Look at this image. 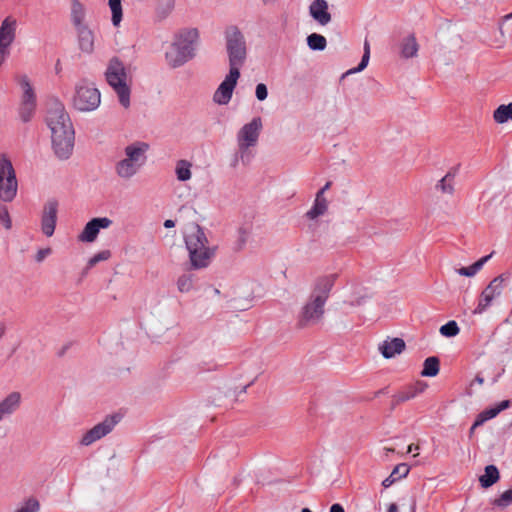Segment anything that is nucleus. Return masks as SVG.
<instances>
[{"instance_id": "nucleus-1", "label": "nucleus", "mask_w": 512, "mask_h": 512, "mask_svg": "<svg viewBox=\"0 0 512 512\" xmlns=\"http://www.w3.org/2000/svg\"><path fill=\"white\" fill-rule=\"evenodd\" d=\"M184 240L191 269L199 270L208 267L215 256L216 247L209 245L204 230L198 224H195L185 235Z\"/></svg>"}, {"instance_id": "nucleus-2", "label": "nucleus", "mask_w": 512, "mask_h": 512, "mask_svg": "<svg viewBox=\"0 0 512 512\" xmlns=\"http://www.w3.org/2000/svg\"><path fill=\"white\" fill-rule=\"evenodd\" d=\"M199 40L197 28H187L176 34L173 43L165 53L168 65L177 68L195 56V45Z\"/></svg>"}, {"instance_id": "nucleus-3", "label": "nucleus", "mask_w": 512, "mask_h": 512, "mask_svg": "<svg viewBox=\"0 0 512 512\" xmlns=\"http://www.w3.org/2000/svg\"><path fill=\"white\" fill-rule=\"evenodd\" d=\"M46 124L51 131L52 147L59 159L64 158V107L54 96L48 97Z\"/></svg>"}, {"instance_id": "nucleus-4", "label": "nucleus", "mask_w": 512, "mask_h": 512, "mask_svg": "<svg viewBox=\"0 0 512 512\" xmlns=\"http://www.w3.org/2000/svg\"><path fill=\"white\" fill-rule=\"evenodd\" d=\"M149 144L136 141L124 148L125 158L115 164V172L118 177L128 180L135 176L145 164L149 150Z\"/></svg>"}, {"instance_id": "nucleus-5", "label": "nucleus", "mask_w": 512, "mask_h": 512, "mask_svg": "<svg viewBox=\"0 0 512 512\" xmlns=\"http://www.w3.org/2000/svg\"><path fill=\"white\" fill-rule=\"evenodd\" d=\"M226 50L229 59L230 70L240 68L244 65L247 58V45L243 33L235 25H230L224 32Z\"/></svg>"}, {"instance_id": "nucleus-6", "label": "nucleus", "mask_w": 512, "mask_h": 512, "mask_svg": "<svg viewBox=\"0 0 512 512\" xmlns=\"http://www.w3.org/2000/svg\"><path fill=\"white\" fill-rule=\"evenodd\" d=\"M108 84L113 88L119 102L125 108L130 106V87L127 84V73L124 64L116 57L109 61L105 72Z\"/></svg>"}, {"instance_id": "nucleus-7", "label": "nucleus", "mask_w": 512, "mask_h": 512, "mask_svg": "<svg viewBox=\"0 0 512 512\" xmlns=\"http://www.w3.org/2000/svg\"><path fill=\"white\" fill-rule=\"evenodd\" d=\"M100 102L101 95L94 84L83 80L76 85L73 105L77 110L83 112L93 111L98 108Z\"/></svg>"}, {"instance_id": "nucleus-8", "label": "nucleus", "mask_w": 512, "mask_h": 512, "mask_svg": "<svg viewBox=\"0 0 512 512\" xmlns=\"http://www.w3.org/2000/svg\"><path fill=\"white\" fill-rule=\"evenodd\" d=\"M325 304L319 298L309 296L297 315L296 326L305 329L320 324L325 314Z\"/></svg>"}, {"instance_id": "nucleus-9", "label": "nucleus", "mask_w": 512, "mask_h": 512, "mask_svg": "<svg viewBox=\"0 0 512 512\" xmlns=\"http://www.w3.org/2000/svg\"><path fill=\"white\" fill-rule=\"evenodd\" d=\"M17 178L12 162L5 154H0V199L11 202L17 194Z\"/></svg>"}, {"instance_id": "nucleus-10", "label": "nucleus", "mask_w": 512, "mask_h": 512, "mask_svg": "<svg viewBox=\"0 0 512 512\" xmlns=\"http://www.w3.org/2000/svg\"><path fill=\"white\" fill-rule=\"evenodd\" d=\"M506 277L502 274L495 277L488 286L482 291L478 299V304L474 309V314H482L492 304L493 300L502 294Z\"/></svg>"}, {"instance_id": "nucleus-11", "label": "nucleus", "mask_w": 512, "mask_h": 512, "mask_svg": "<svg viewBox=\"0 0 512 512\" xmlns=\"http://www.w3.org/2000/svg\"><path fill=\"white\" fill-rule=\"evenodd\" d=\"M262 128V121L260 117L253 118L249 123L245 124L237 134L238 146L241 151L255 146L260 131Z\"/></svg>"}, {"instance_id": "nucleus-12", "label": "nucleus", "mask_w": 512, "mask_h": 512, "mask_svg": "<svg viewBox=\"0 0 512 512\" xmlns=\"http://www.w3.org/2000/svg\"><path fill=\"white\" fill-rule=\"evenodd\" d=\"M71 35L79 56L91 55L95 50V32L91 27H80L71 30Z\"/></svg>"}, {"instance_id": "nucleus-13", "label": "nucleus", "mask_w": 512, "mask_h": 512, "mask_svg": "<svg viewBox=\"0 0 512 512\" xmlns=\"http://www.w3.org/2000/svg\"><path fill=\"white\" fill-rule=\"evenodd\" d=\"M118 422L119 417L117 415L107 416L102 422L95 425L83 435L81 444L88 446L103 438L113 430Z\"/></svg>"}, {"instance_id": "nucleus-14", "label": "nucleus", "mask_w": 512, "mask_h": 512, "mask_svg": "<svg viewBox=\"0 0 512 512\" xmlns=\"http://www.w3.org/2000/svg\"><path fill=\"white\" fill-rule=\"evenodd\" d=\"M240 77V71L230 70L224 81L219 85L214 93L213 100L220 105H226L231 100L233 90Z\"/></svg>"}, {"instance_id": "nucleus-15", "label": "nucleus", "mask_w": 512, "mask_h": 512, "mask_svg": "<svg viewBox=\"0 0 512 512\" xmlns=\"http://www.w3.org/2000/svg\"><path fill=\"white\" fill-rule=\"evenodd\" d=\"M58 211V202L54 199L48 200L43 208L41 218V230L47 237L53 235Z\"/></svg>"}, {"instance_id": "nucleus-16", "label": "nucleus", "mask_w": 512, "mask_h": 512, "mask_svg": "<svg viewBox=\"0 0 512 512\" xmlns=\"http://www.w3.org/2000/svg\"><path fill=\"white\" fill-rule=\"evenodd\" d=\"M69 21L71 30L82 27H90L88 10L79 0L70 1Z\"/></svg>"}, {"instance_id": "nucleus-17", "label": "nucleus", "mask_w": 512, "mask_h": 512, "mask_svg": "<svg viewBox=\"0 0 512 512\" xmlns=\"http://www.w3.org/2000/svg\"><path fill=\"white\" fill-rule=\"evenodd\" d=\"M111 224L112 220L107 217L93 218L85 225L78 238L82 242H93L96 240L100 229H106Z\"/></svg>"}, {"instance_id": "nucleus-18", "label": "nucleus", "mask_w": 512, "mask_h": 512, "mask_svg": "<svg viewBox=\"0 0 512 512\" xmlns=\"http://www.w3.org/2000/svg\"><path fill=\"white\" fill-rule=\"evenodd\" d=\"M336 278V274L324 275L317 278L310 296L319 298L322 302L326 303Z\"/></svg>"}, {"instance_id": "nucleus-19", "label": "nucleus", "mask_w": 512, "mask_h": 512, "mask_svg": "<svg viewBox=\"0 0 512 512\" xmlns=\"http://www.w3.org/2000/svg\"><path fill=\"white\" fill-rule=\"evenodd\" d=\"M21 399V394L14 391L0 401V422L12 416L19 409Z\"/></svg>"}, {"instance_id": "nucleus-20", "label": "nucleus", "mask_w": 512, "mask_h": 512, "mask_svg": "<svg viewBox=\"0 0 512 512\" xmlns=\"http://www.w3.org/2000/svg\"><path fill=\"white\" fill-rule=\"evenodd\" d=\"M17 20L12 16L6 17L0 26V46L4 48L10 47L15 40Z\"/></svg>"}, {"instance_id": "nucleus-21", "label": "nucleus", "mask_w": 512, "mask_h": 512, "mask_svg": "<svg viewBox=\"0 0 512 512\" xmlns=\"http://www.w3.org/2000/svg\"><path fill=\"white\" fill-rule=\"evenodd\" d=\"M312 18L320 25H327L331 21V14L328 12L326 0H314L309 6Z\"/></svg>"}, {"instance_id": "nucleus-22", "label": "nucleus", "mask_w": 512, "mask_h": 512, "mask_svg": "<svg viewBox=\"0 0 512 512\" xmlns=\"http://www.w3.org/2000/svg\"><path fill=\"white\" fill-rule=\"evenodd\" d=\"M405 342L401 338H393L392 340H385L379 346V350L384 358L389 359L397 354H400L405 349Z\"/></svg>"}, {"instance_id": "nucleus-23", "label": "nucleus", "mask_w": 512, "mask_h": 512, "mask_svg": "<svg viewBox=\"0 0 512 512\" xmlns=\"http://www.w3.org/2000/svg\"><path fill=\"white\" fill-rule=\"evenodd\" d=\"M176 0H154V21L162 22L167 19L175 9Z\"/></svg>"}, {"instance_id": "nucleus-24", "label": "nucleus", "mask_w": 512, "mask_h": 512, "mask_svg": "<svg viewBox=\"0 0 512 512\" xmlns=\"http://www.w3.org/2000/svg\"><path fill=\"white\" fill-rule=\"evenodd\" d=\"M425 389V385L422 383H417L415 385L408 386L404 388L403 390L397 392L393 396V405H399L403 402H406L410 399H413L418 394L422 393Z\"/></svg>"}, {"instance_id": "nucleus-25", "label": "nucleus", "mask_w": 512, "mask_h": 512, "mask_svg": "<svg viewBox=\"0 0 512 512\" xmlns=\"http://www.w3.org/2000/svg\"><path fill=\"white\" fill-rule=\"evenodd\" d=\"M409 471L410 467L405 463L396 465L392 470L391 474L382 481V486L384 488L390 487L397 480L405 478L408 475Z\"/></svg>"}, {"instance_id": "nucleus-26", "label": "nucleus", "mask_w": 512, "mask_h": 512, "mask_svg": "<svg viewBox=\"0 0 512 512\" xmlns=\"http://www.w3.org/2000/svg\"><path fill=\"white\" fill-rule=\"evenodd\" d=\"M328 209V201L324 196L316 195L313 206L306 213L308 219L314 220L319 216L324 215Z\"/></svg>"}, {"instance_id": "nucleus-27", "label": "nucleus", "mask_w": 512, "mask_h": 512, "mask_svg": "<svg viewBox=\"0 0 512 512\" xmlns=\"http://www.w3.org/2000/svg\"><path fill=\"white\" fill-rule=\"evenodd\" d=\"M499 478L498 468L491 464L485 467V473L479 477V482L483 488H489L494 485Z\"/></svg>"}, {"instance_id": "nucleus-28", "label": "nucleus", "mask_w": 512, "mask_h": 512, "mask_svg": "<svg viewBox=\"0 0 512 512\" xmlns=\"http://www.w3.org/2000/svg\"><path fill=\"white\" fill-rule=\"evenodd\" d=\"M440 370V361L438 357L431 356L425 359L421 375L423 377H435Z\"/></svg>"}, {"instance_id": "nucleus-29", "label": "nucleus", "mask_w": 512, "mask_h": 512, "mask_svg": "<svg viewBox=\"0 0 512 512\" xmlns=\"http://www.w3.org/2000/svg\"><path fill=\"white\" fill-rule=\"evenodd\" d=\"M494 121L503 124L512 120V103L500 105L493 113Z\"/></svg>"}, {"instance_id": "nucleus-30", "label": "nucleus", "mask_w": 512, "mask_h": 512, "mask_svg": "<svg viewBox=\"0 0 512 512\" xmlns=\"http://www.w3.org/2000/svg\"><path fill=\"white\" fill-rule=\"evenodd\" d=\"M418 52V44L413 35L408 36L402 43L401 46V55L404 58H412L416 56Z\"/></svg>"}, {"instance_id": "nucleus-31", "label": "nucleus", "mask_w": 512, "mask_h": 512, "mask_svg": "<svg viewBox=\"0 0 512 512\" xmlns=\"http://www.w3.org/2000/svg\"><path fill=\"white\" fill-rule=\"evenodd\" d=\"M490 257L491 254L484 256L472 265L458 269L457 272L462 276L472 277L483 267V265L490 259Z\"/></svg>"}, {"instance_id": "nucleus-32", "label": "nucleus", "mask_w": 512, "mask_h": 512, "mask_svg": "<svg viewBox=\"0 0 512 512\" xmlns=\"http://www.w3.org/2000/svg\"><path fill=\"white\" fill-rule=\"evenodd\" d=\"M192 164L187 160H179L176 164L175 173L179 181H187L191 178Z\"/></svg>"}, {"instance_id": "nucleus-33", "label": "nucleus", "mask_w": 512, "mask_h": 512, "mask_svg": "<svg viewBox=\"0 0 512 512\" xmlns=\"http://www.w3.org/2000/svg\"><path fill=\"white\" fill-rule=\"evenodd\" d=\"M307 44L311 50L322 51L326 48L327 41L323 35L312 33L307 37Z\"/></svg>"}, {"instance_id": "nucleus-34", "label": "nucleus", "mask_w": 512, "mask_h": 512, "mask_svg": "<svg viewBox=\"0 0 512 512\" xmlns=\"http://www.w3.org/2000/svg\"><path fill=\"white\" fill-rule=\"evenodd\" d=\"M37 104H19L18 115L22 122L27 123L32 120L36 113Z\"/></svg>"}, {"instance_id": "nucleus-35", "label": "nucleus", "mask_w": 512, "mask_h": 512, "mask_svg": "<svg viewBox=\"0 0 512 512\" xmlns=\"http://www.w3.org/2000/svg\"><path fill=\"white\" fill-rule=\"evenodd\" d=\"M109 7L112 12V23L114 26H118L123 16L121 0H109Z\"/></svg>"}, {"instance_id": "nucleus-36", "label": "nucleus", "mask_w": 512, "mask_h": 512, "mask_svg": "<svg viewBox=\"0 0 512 512\" xmlns=\"http://www.w3.org/2000/svg\"><path fill=\"white\" fill-rule=\"evenodd\" d=\"M455 175L452 173H447L437 184V188L441 190L444 194H452L454 192L453 181Z\"/></svg>"}, {"instance_id": "nucleus-37", "label": "nucleus", "mask_w": 512, "mask_h": 512, "mask_svg": "<svg viewBox=\"0 0 512 512\" xmlns=\"http://www.w3.org/2000/svg\"><path fill=\"white\" fill-rule=\"evenodd\" d=\"M369 59H370V44H369L368 40H365L364 41V54L362 56L360 63L358 64L357 67L348 70L346 72V74L357 73V72L364 70L369 63Z\"/></svg>"}, {"instance_id": "nucleus-38", "label": "nucleus", "mask_w": 512, "mask_h": 512, "mask_svg": "<svg viewBox=\"0 0 512 512\" xmlns=\"http://www.w3.org/2000/svg\"><path fill=\"white\" fill-rule=\"evenodd\" d=\"M40 503L35 497H30L23 501V503L14 512H39Z\"/></svg>"}, {"instance_id": "nucleus-39", "label": "nucleus", "mask_w": 512, "mask_h": 512, "mask_svg": "<svg viewBox=\"0 0 512 512\" xmlns=\"http://www.w3.org/2000/svg\"><path fill=\"white\" fill-rule=\"evenodd\" d=\"M250 233H251L250 227H240L238 229V236H237V240L235 242L234 250L241 251L245 247V245L249 239Z\"/></svg>"}, {"instance_id": "nucleus-40", "label": "nucleus", "mask_w": 512, "mask_h": 512, "mask_svg": "<svg viewBox=\"0 0 512 512\" xmlns=\"http://www.w3.org/2000/svg\"><path fill=\"white\" fill-rule=\"evenodd\" d=\"M499 414V411L496 407H491L489 409H485L481 413L478 414L476 420L474 421V426H481L486 421L496 417Z\"/></svg>"}, {"instance_id": "nucleus-41", "label": "nucleus", "mask_w": 512, "mask_h": 512, "mask_svg": "<svg viewBox=\"0 0 512 512\" xmlns=\"http://www.w3.org/2000/svg\"><path fill=\"white\" fill-rule=\"evenodd\" d=\"M177 288L181 293H187L193 288V276L189 274L181 275L177 280Z\"/></svg>"}, {"instance_id": "nucleus-42", "label": "nucleus", "mask_w": 512, "mask_h": 512, "mask_svg": "<svg viewBox=\"0 0 512 512\" xmlns=\"http://www.w3.org/2000/svg\"><path fill=\"white\" fill-rule=\"evenodd\" d=\"M14 79L19 84L22 93H36L29 77L26 74H17Z\"/></svg>"}, {"instance_id": "nucleus-43", "label": "nucleus", "mask_w": 512, "mask_h": 512, "mask_svg": "<svg viewBox=\"0 0 512 512\" xmlns=\"http://www.w3.org/2000/svg\"><path fill=\"white\" fill-rule=\"evenodd\" d=\"M492 504L499 508H506L512 504V489L503 492L498 498L494 499Z\"/></svg>"}, {"instance_id": "nucleus-44", "label": "nucleus", "mask_w": 512, "mask_h": 512, "mask_svg": "<svg viewBox=\"0 0 512 512\" xmlns=\"http://www.w3.org/2000/svg\"><path fill=\"white\" fill-rule=\"evenodd\" d=\"M459 331L460 329L454 320H451L440 327V333L445 337H454L458 335Z\"/></svg>"}, {"instance_id": "nucleus-45", "label": "nucleus", "mask_w": 512, "mask_h": 512, "mask_svg": "<svg viewBox=\"0 0 512 512\" xmlns=\"http://www.w3.org/2000/svg\"><path fill=\"white\" fill-rule=\"evenodd\" d=\"M110 257H111V252L109 250H103V251L96 253L89 259V261L87 263V269L94 267L97 263H99L101 261L108 260Z\"/></svg>"}, {"instance_id": "nucleus-46", "label": "nucleus", "mask_w": 512, "mask_h": 512, "mask_svg": "<svg viewBox=\"0 0 512 512\" xmlns=\"http://www.w3.org/2000/svg\"><path fill=\"white\" fill-rule=\"evenodd\" d=\"M0 222L6 229H10L12 226L9 212L5 206H0Z\"/></svg>"}, {"instance_id": "nucleus-47", "label": "nucleus", "mask_w": 512, "mask_h": 512, "mask_svg": "<svg viewBox=\"0 0 512 512\" xmlns=\"http://www.w3.org/2000/svg\"><path fill=\"white\" fill-rule=\"evenodd\" d=\"M255 95L259 101H264L268 96V90H267L266 85L263 83L257 84L256 90H255Z\"/></svg>"}, {"instance_id": "nucleus-48", "label": "nucleus", "mask_w": 512, "mask_h": 512, "mask_svg": "<svg viewBox=\"0 0 512 512\" xmlns=\"http://www.w3.org/2000/svg\"><path fill=\"white\" fill-rule=\"evenodd\" d=\"M19 104H37L36 93H22Z\"/></svg>"}, {"instance_id": "nucleus-49", "label": "nucleus", "mask_w": 512, "mask_h": 512, "mask_svg": "<svg viewBox=\"0 0 512 512\" xmlns=\"http://www.w3.org/2000/svg\"><path fill=\"white\" fill-rule=\"evenodd\" d=\"M52 253V250L51 248L47 247V248H42L40 250H38L36 256H35V260L36 262L40 263L42 262L46 257H48L50 254Z\"/></svg>"}, {"instance_id": "nucleus-50", "label": "nucleus", "mask_w": 512, "mask_h": 512, "mask_svg": "<svg viewBox=\"0 0 512 512\" xmlns=\"http://www.w3.org/2000/svg\"><path fill=\"white\" fill-rule=\"evenodd\" d=\"M71 138H67L66 137V148H65V151H66V158L69 157V155L72 153V150H73V146H74V131L72 130L71 132Z\"/></svg>"}, {"instance_id": "nucleus-51", "label": "nucleus", "mask_w": 512, "mask_h": 512, "mask_svg": "<svg viewBox=\"0 0 512 512\" xmlns=\"http://www.w3.org/2000/svg\"><path fill=\"white\" fill-rule=\"evenodd\" d=\"M9 55V49L0 46V67Z\"/></svg>"}, {"instance_id": "nucleus-52", "label": "nucleus", "mask_w": 512, "mask_h": 512, "mask_svg": "<svg viewBox=\"0 0 512 512\" xmlns=\"http://www.w3.org/2000/svg\"><path fill=\"white\" fill-rule=\"evenodd\" d=\"M495 407L497 408V410L500 413L503 410H505V409L510 407V401L509 400H503L500 403H498Z\"/></svg>"}, {"instance_id": "nucleus-53", "label": "nucleus", "mask_w": 512, "mask_h": 512, "mask_svg": "<svg viewBox=\"0 0 512 512\" xmlns=\"http://www.w3.org/2000/svg\"><path fill=\"white\" fill-rule=\"evenodd\" d=\"M329 512H345V510L341 504L335 503L330 507Z\"/></svg>"}, {"instance_id": "nucleus-54", "label": "nucleus", "mask_w": 512, "mask_h": 512, "mask_svg": "<svg viewBox=\"0 0 512 512\" xmlns=\"http://www.w3.org/2000/svg\"><path fill=\"white\" fill-rule=\"evenodd\" d=\"M216 369V365L214 363H209L207 365V367H201V365H199L198 367V371L199 372H202V371H213Z\"/></svg>"}, {"instance_id": "nucleus-55", "label": "nucleus", "mask_w": 512, "mask_h": 512, "mask_svg": "<svg viewBox=\"0 0 512 512\" xmlns=\"http://www.w3.org/2000/svg\"><path fill=\"white\" fill-rule=\"evenodd\" d=\"M332 185L331 181H328L318 192L316 195L324 196L325 191H327Z\"/></svg>"}, {"instance_id": "nucleus-56", "label": "nucleus", "mask_w": 512, "mask_h": 512, "mask_svg": "<svg viewBox=\"0 0 512 512\" xmlns=\"http://www.w3.org/2000/svg\"><path fill=\"white\" fill-rule=\"evenodd\" d=\"M6 333V325L3 321H0V339L5 335Z\"/></svg>"}, {"instance_id": "nucleus-57", "label": "nucleus", "mask_w": 512, "mask_h": 512, "mask_svg": "<svg viewBox=\"0 0 512 512\" xmlns=\"http://www.w3.org/2000/svg\"><path fill=\"white\" fill-rule=\"evenodd\" d=\"M175 226V222L171 219H168L164 222V227L166 228H172Z\"/></svg>"}, {"instance_id": "nucleus-58", "label": "nucleus", "mask_w": 512, "mask_h": 512, "mask_svg": "<svg viewBox=\"0 0 512 512\" xmlns=\"http://www.w3.org/2000/svg\"><path fill=\"white\" fill-rule=\"evenodd\" d=\"M387 512H398L397 505L395 503L390 504Z\"/></svg>"}, {"instance_id": "nucleus-59", "label": "nucleus", "mask_w": 512, "mask_h": 512, "mask_svg": "<svg viewBox=\"0 0 512 512\" xmlns=\"http://www.w3.org/2000/svg\"><path fill=\"white\" fill-rule=\"evenodd\" d=\"M62 67H61V61L60 59L57 60L56 62V65H55V70H56V73L59 74L60 71H61Z\"/></svg>"}, {"instance_id": "nucleus-60", "label": "nucleus", "mask_w": 512, "mask_h": 512, "mask_svg": "<svg viewBox=\"0 0 512 512\" xmlns=\"http://www.w3.org/2000/svg\"><path fill=\"white\" fill-rule=\"evenodd\" d=\"M474 382L478 383L479 385H482L484 382V378L481 377L480 375H477L474 379Z\"/></svg>"}, {"instance_id": "nucleus-61", "label": "nucleus", "mask_w": 512, "mask_h": 512, "mask_svg": "<svg viewBox=\"0 0 512 512\" xmlns=\"http://www.w3.org/2000/svg\"><path fill=\"white\" fill-rule=\"evenodd\" d=\"M418 449H419L418 445L414 446L413 444H411L408 446L407 453H411L412 451L418 450Z\"/></svg>"}, {"instance_id": "nucleus-62", "label": "nucleus", "mask_w": 512, "mask_h": 512, "mask_svg": "<svg viewBox=\"0 0 512 512\" xmlns=\"http://www.w3.org/2000/svg\"><path fill=\"white\" fill-rule=\"evenodd\" d=\"M512 19V13L505 16V21Z\"/></svg>"}, {"instance_id": "nucleus-63", "label": "nucleus", "mask_w": 512, "mask_h": 512, "mask_svg": "<svg viewBox=\"0 0 512 512\" xmlns=\"http://www.w3.org/2000/svg\"><path fill=\"white\" fill-rule=\"evenodd\" d=\"M415 508H416V502L413 501V504H412V507H411V512H415Z\"/></svg>"}, {"instance_id": "nucleus-64", "label": "nucleus", "mask_w": 512, "mask_h": 512, "mask_svg": "<svg viewBox=\"0 0 512 512\" xmlns=\"http://www.w3.org/2000/svg\"><path fill=\"white\" fill-rule=\"evenodd\" d=\"M301 512H312L309 508H303Z\"/></svg>"}]
</instances>
